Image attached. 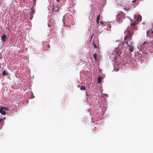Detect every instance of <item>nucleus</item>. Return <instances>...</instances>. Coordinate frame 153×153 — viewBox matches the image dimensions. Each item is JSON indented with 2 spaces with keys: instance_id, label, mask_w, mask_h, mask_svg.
<instances>
[{
  "instance_id": "nucleus-7",
  "label": "nucleus",
  "mask_w": 153,
  "mask_h": 153,
  "mask_svg": "<svg viewBox=\"0 0 153 153\" xmlns=\"http://www.w3.org/2000/svg\"><path fill=\"white\" fill-rule=\"evenodd\" d=\"M2 75L4 76L7 75H8V73L5 70H4L2 71Z\"/></svg>"
},
{
  "instance_id": "nucleus-10",
  "label": "nucleus",
  "mask_w": 153,
  "mask_h": 153,
  "mask_svg": "<svg viewBox=\"0 0 153 153\" xmlns=\"http://www.w3.org/2000/svg\"><path fill=\"white\" fill-rule=\"evenodd\" d=\"M80 89L81 90H85L86 88H85V86H82L80 88Z\"/></svg>"
},
{
  "instance_id": "nucleus-1",
  "label": "nucleus",
  "mask_w": 153,
  "mask_h": 153,
  "mask_svg": "<svg viewBox=\"0 0 153 153\" xmlns=\"http://www.w3.org/2000/svg\"><path fill=\"white\" fill-rule=\"evenodd\" d=\"M124 33L125 36H124V41L122 43V46L124 48L127 47L130 51V53H131L134 50V46L132 43L128 45V41H131L133 33L131 31L128 30L125 31Z\"/></svg>"
},
{
  "instance_id": "nucleus-4",
  "label": "nucleus",
  "mask_w": 153,
  "mask_h": 153,
  "mask_svg": "<svg viewBox=\"0 0 153 153\" xmlns=\"http://www.w3.org/2000/svg\"><path fill=\"white\" fill-rule=\"evenodd\" d=\"M7 111V108L6 107H2L0 109V113L2 115H5L6 114V111Z\"/></svg>"
},
{
  "instance_id": "nucleus-16",
  "label": "nucleus",
  "mask_w": 153,
  "mask_h": 153,
  "mask_svg": "<svg viewBox=\"0 0 153 153\" xmlns=\"http://www.w3.org/2000/svg\"><path fill=\"white\" fill-rule=\"evenodd\" d=\"M97 24H99V20H97Z\"/></svg>"
},
{
  "instance_id": "nucleus-20",
  "label": "nucleus",
  "mask_w": 153,
  "mask_h": 153,
  "mask_svg": "<svg viewBox=\"0 0 153 153\" xmlns=\"http://www.w3.org/2000/svg\"><path fill=\"white\" fill-rule=\"evenodd\" d=\"M36 0H33V1H35Z\"/></svg>"
},
{
  "instance_id": "nucleus-19",
  "label": "nucleus",
  "mask_w": 153,
  "mask_h": 153,
  "mask_svg": "<svg viewBox=\"0 0 153 153\" xmlns=\"http://www.w3.org/2000/svg\"><path fill=\"white\" fill-rule=\"evenodd\" d=\"M56 1L58 2H59V1L60 0H56Z\"/></svg>"
},
{
  "instance_id": "nucleus-8",
  "label": "nucleus",
  "mask_w": 153,
  "mask_h": 153,
  "mask_svg": "<svg viewBox=\"0 0 153 153\" xmlns=\"http://www.w3.org/2000/svg\"><path fill=\"white\" fill-rule=\"evenodd\" d=\"M94 57L95 60H97V55L96 53H95L93 55Z\"/></svg>"
},
{
  "instance_id": "nucleus-14",
  "label": "nucleus",
  "mask_w": 153,
  "mask_h": 153,
  "mask_svg": "<svg viewBox=\"0 0 153 153\" xmlns=\"http://www.w3.org/2000/svg\"><path fill=\"white\" fill-rule=\"evenodd\" d=\"M31 10H32V12L31 13H33L34 14V13L35 12L34 10H33V9H32Z\"/></svg>"
},
{
  "instance_id": "nucleus-13",
  "label": "nucleus",
  "mask_w": 153,
  "mask_h": 153,
  "mask_svg": "<svg viewBox=\"0 0 153 153\" xmlns=\"http://www.w3.org/2000/svg\"><path fill=\"white\" fill-rule=\"evenodd\" d=\"M100 14L98 15L97 16V20H99L100 18Z\"/></svg>"
},
{
  "instance_id": "nucleus-15",
  "label": "nucleus",
  "mask_w": 153,
  "mask_h": 153,
  "mask_svg": "<svg viewBox=\"0 0 153 153\" xmlns=\"http://www.w3.org/2000/svg\"><path fill=\"white\" fill-rule=\"evenodd\" d=\"M100 23H101V25H102V24H104V23H103V22H102V21H100Z\"/></svg>"
},
{
  "instance_id": "nucleus-9",
  "label": "nucleus",
  "mask_w": 153,
  "mask_h": 153,
  "mask_svg": "<svg viewBox=\"0 0 153 153\" xmlns=\"http://www.w3.org/2000/svg\"><path fill=\"white\" fill-rule=\"evenodd\" d=\"M101 78L100 77H99L97 79V82L98 83H100L101 82Z\"/></svg>"
},
{
  "instance_id": "nucleus-12",
  "label": "nucleus",
  "mask_w": 153,
  "mask_h": 153,
  "mask_svg": "<svg viewBox=\"0 0 153 153\" xmlns=\"http://www.w3.org/2000/svg\"><path fill=\"white\" fill-rule=\"evenodd\" d=\"M34 14L33 13H30V19L31 20H32V18L33 17V15Z\"/></svg>"
},
{
  "instance_id": "nucleus-2",
  "label": "nucleus",
  "mask_w": 153,
  "mask_h": 153,
  "mask_svg": "<svg viewBox=\"0 0 153 153\" xmlns=\"http://www.w3.org/2000/svg\"><path fill=\"white\" fill-rule=\"evenodd\" d=\"M141 16L140 15L138 16L135 18V19L136 21H135L134 22L132 23V24H131V25L134 26L136 25L141 20Z\"/></svg>"
},
{
  "instance_id": "nucleus-5",
  "label": "nucleus",
  "mask_w": 153,
  "mask_h": 153,
  "mask_svg": "<svg viewBox=\"0 0 153 153\" xmlns=\"http://www.w3.org/2000/svg\"><path fill=\"white\" fill-rule=\"evenodd\" d=\"M51 10L53 12H57L59 11V7L56 6H52Z\"/></svg>"
},
{
  "instance_id": "nucleus-3",
  "label": "nucleus",
  "mask_w": 153,
  "mask_h": 153,
  "mask_svg": "<svg viewBox=\"0 0 153 153\" xmlns=\"http://www.w3.org/2000/svg\"><path fill=\"white\" fill-rule=\"evenodd\" d=\"M146 33L147 36L153 33V25L150 26L149 30L146 31Z\"/></svg>"
},
{
  "instance_id": "nucleus-11",
  "label": "nucleus",
  "mask_w": 153,
  "mask_h": 153,
  "mask_svg": "<svg viewBox=\"0 0 153 153\" xmlns=\"http://www.w3.org/2000/svg\"><path fill=\"white\" fill-rule=\"evenodd\" d=\"M93 44L94 45V48H97V46L94 42H93Z\"/></svg>"
},
{
  "instance_id": "nucleus-18",
  "label": "nucleus",
  "mask_w": 153,
  "mask_h": 153,
  "mask_svg": "<svg viewBox=\"0 0 153 153\" xmlns=\"http://www.w3.org/2000/svg\"><path fill=\"white\" fill-rule=\"evenodd\" d=\"M2 120V119H0V122H1V121Z\"/></svg>"
},
{
  "instance_id": "nucleus-6",
  "label": "nucleus",
  "mask_w": 153,
  "mask_h": 153,
  "mask_svg": "<svg viewBox=\"0 0 153 153\" xmlns=\"http://www.w3.org/2000/svg\"><path fill=\"white\" fill-rule=\"evenodd\" d=\"M7 36L6 35H4L2 36L1 37V39L2 42H5V40Z\"/></svg>"
},
{
  "instance_id": "nucleus-17",
  "label": "nucleus",
  "mask_w": 153,
  "mask_h": 153,
  "mask_svg": "<svg viewBox=\"0 0 153 153\" xmlns=\"http://www.w3.org/2000/svg\"><path fill=\"white\" fill-rule=\"evenodd\" d=\"M146 43V42H144L143 43V45H144Z\"/></svg>"
}]
</instances>
